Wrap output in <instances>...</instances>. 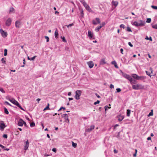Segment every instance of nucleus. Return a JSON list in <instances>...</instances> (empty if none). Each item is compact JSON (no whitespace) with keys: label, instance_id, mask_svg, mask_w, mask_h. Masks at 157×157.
I'll list each match as a JSON object with an SVG mask.
<instances>
[{"label":"nucleus","instance_id":"24","mask_svg":"<svg viewBox=\"0 0 157 157\" xmlns=\"http://www.w3.org/2000/svg\"><path fill=\"white\" fill-rule=\"evenodd\" d=\"M145 79V77L138 75L137 80H142Z\"/></svg>","mask_w":157,"mask_h":157},{"label":"nucleus","instance_id":"52","mask_svg":"<svg viewBox=\"0 0 157 157\" xmlns=\"http://www.w3.org/2000/svg\"><path fill=\"white\" fill-rule=\"evenodd\" d=\"M146 74H147V75L150 76V77H151V75H150V73L149 72L147 71H146Z\"/></svg>","mask_w":157,"mask_h":157},{"label":"nucleus","instance_id":"57","mask_svg":"<svg viewBox=\"0 0 157 157\" xmlns=\"http://www.w3.org/2000/svg\"><path fill=\"white\" fill-rule=\"evenodd\" d=\"M52 151L55 152H56V148H53L52 149Z\"/></svg>","mask_w":157,"mask_h":157},{"label":"nucleus","instance_id":"31","mask_svg":"<svg viewBox=\"0 0 157 157\" xmlns=\"http://www.w3.org/2000/svg\"><path fill=\"white\" fill-rule=\"evenodd\" d=\"M14 10V9L13 7H11L10 8L9 10V13H13Z\"/></svg>","mask_w":157,"mask_h":157},{"label":"nucleus","instance_id":"6","mask_svg":"<svg viewBox=\"0 0 157 157\" xmlns=\"http://www.w3.org/2000/svg\"><path fill=\"white\" fill-rule=\"evenodd\" d=\"M88 36L90 39H94V36H93V33L90 31H88Z\"/></svg>","mask_w":157,"mask_h":157},{"label":"nucleus","instance_id":"38","mask_svg":"<svg viewBox=\"0 0 157 157\" xmlns=\"http://www.w3.org/2000/svg\"><path fill=\"white\" fill-rule=\"evenodd\" d=\"M0 91H1L2 93H5V91L4 90L3 88L1 87L0 86Z\"/></svg>","mask_w":157,"mask_h":157},{"label":"nucleus","instance_id":"40","mask_svg":"<svg viewBox=\"0 0 157 157\" xmlns=\"http://www.w3.org/2000/svg\"><path fill=\"white\" fill-rule=\"evenodd\" d=\"M35 125V124L34 122H32L30 124V126L31 127H33Z\"/></svg>","mask_w":157,"mask_h":157},{"label":"nucleus","instance_id":"37","mask_svg":"<svg viewBox=\"0 0 157 157\" xmlns=\"http://www.w3.org/2000/svg\"><path fill=\"white\" fill-rule=\"evenodd\" d=\"M4 56H6L7 55V49H5L4 50Z\"/></svg>","mask_w":157,"mask_h":157},{"label":"nucleus","instance_id":"5","mask_svg":"<svg viewBox=\"0 0 157 157\" xmlns=\"http://www.w3.org/2000/svg\"><path fill=\"white\" fill-rule=\"evenodd\" d=\"M0 33L1 35L3 37H6L7 36V33L6 32H5L2 29H1L0 30Z\"/></svg>","mask_w":157,"mask_h":157},{"label":"nucleus","instance_id":"3","mask_svg":"<svg viewBox=\"0 0 157 157\" xmlns=\"http://www.w3.org/2000/svg\"><path fill=\"white\" fill-rule=\"evenodd\" d=\"M82 93V91L81 90H77L75 91V98L76 100H79L80 99V96Z\"/></svg>","mask_w":157,"mask_h":157},{"label":"nucleus","instance_id":"50","mask_svg":"<svg viewBox=\"0 0 157 157\" xmlns=\"http://www.w3.org/2000/svg\"><path fill=\"white\" fill-rule=\"evenodd\" d=\"M117 92H119L121 91V90L120 88H118L116 89Z\"/></svg>","mask_w":157,"mask_h":157},{"label":"nucleus","instance_id":"14","mask_svg":"<svg viewBox=\"0 0 157 157\" xmlns=\"http://www.w3.org/2000/svg\"><path fill=\"white\" fill-rule=\"evenodd\" d=\"M23 120L20 119L18 121L17 125L20 126H22L23 124Z\"/></svg>","mask_w":157,"mask_h":157},{"label":"nucleus","instance_id":"35","mask_svg":"<svg viewBox=\"0 0 157 157\" xmlns=\"http://www.w3.org/2000/svg\"><path fill=\"white\" fill-rule=\"evenodd\" d=\"M126 30L128 32H132L131 28L128 26L127 27Z\"/></svg>","mask_w":157,"mask_h":157},{"label":"nucleus","instance_id":"47","mask_svg":"<svg viewBox=\"0 0 157 157\" xmlns=\"http://www.w3.org/2000/svg\"><path fill=\"white\" fill-rule=\"evenodd\" d=\"M120 28H122L123 29H124L125 28V25L124 24H122L120 25Z\"/></svg>","mask_w":157,"mask_h":157},{"label":"nucleus","instance_id":"21","mask_svg":"<svg viewBox=\"0 0 157 157\" xmlns=\"http://www.w3.org/2000/svg\"><path fill=\"white\" fill-rule=\"evenodd\" d=\"M118 120L119 121H122L124 118V116L123 115H120L118 116Z\"/></svg>","mask_w":157,"mask_h":157},{"label":"nucleus","instance_id":"25","mask_svg":"<svg viewBox=\"0 0 157 157\" xmlns=\"http://www.w3.org/2000/svg\"><path fill=\"white\" fill-rule=\"evenodd\" d=\"M102 27V26H99L97 27L95 29V31H96V32H98L100 29H101Z\"/></svg>","mask_w":157,"mask_h":157},{"label":"nucleus","instance_id":"34","mask_svg":"<svg viewBox=\"0 0 157 157\" xmlns=\"http://www.w3.org/2000/svg\"><path fill=\"white\" fill-rule=\"evenodd\" d=\"M6 58H2L1 59L2 63H6Z\"/></svg>","mask_w":157,"mask_h":157},{"label":"nucleus","instance_id":"46","mask_svg":"<svg viewBox=\"0 0 157 157\" xmlns=\"http://www.w3.org/2000/svg\"><path fill=\"white\" fill-rule=\"evenodd\" d=\"M151 18H147V20L146 22L147 23H150L151 22Z\"/></svg>","mask_w":157,"mask_h":157},{"label":"nucleus","instance_id":"33","mask_svg":"<svg viewBox=\"0 0 157 157\" xmlns=\"http://www.w3.org/2000/svg\"><path fill=\"white\" fill-rule=\"evenodd\" d=\"M72 145L74 148H75L77 146V144L72 142Z\"/></svg>","mask_w":157,"mask_h":157},{"label":"nucleus","instance_id":"15","mask_svg":"<svg viewBox=\"0 0 157 157\" xmlns=\"http://www.w3.org/2000/svg\"><path fill=\"white\" fill-rule=\"evenodd\" d=\"M9 100L13 104H14L15 105H17V104H18L19 103L16 100H15L13 98L12 99H9Z\"/></svg>","mask_w":157,"mask_h":157},{"label":"nucleus","instance_id":"18","mask_svg":"<svg viewBox=\"0 0 157 157\" xmlns=\"http://www.w3.org/2000/svg\"><path fill=\"white\" fill-rule=\"evenodd\" d=\"M106 63L105 61V59L103 58L101 59L100 62V65H104Z\"/></svg>","mask_w":157,"mask_h":157},{"label":"nucleus","instance_id":"28","mask_svg":"<svg viewBox=\"0 0 157 157\" xmlns=\"http://www.w3.org/2000/svg\"><path fill=\"white\" fill-rule=\"evenodd\" d=\"M17 106L20 109H21L22 110H23L24 111H25V110H24V109L20 105V104H19V103H18V104H17Z\"/></svg>","mask_w":157,"mask_h":157},{"label":"nucleus","instance_id":"58","mask_svg":"<svg viewBox=\"0 0 157 157\" xmlns=\"http://www.w3.org/2000/svg\"><path fill=\"white\" fill-rule=\"evenodd\" d=\"M81 14L82 16V17H83V16L84 13H83V11L82 10L81 11Z\"/></svg>","mask_w":157,"mask_h":157},{"label":"nucleus","instance_id":"7","mask_svg":"<svg viewBox=\"0 0 157 157\" xmlns=\"http://www.w3.org/2000/svg\"><path fill=\"white\" fill-rule=\"evenodd\" d=\"M12 19L10 18H8L6 22V26H9L11 24Z\"/></svg>","mask_w":157,"mask_h":157},{"label":"nucleus","instance_id":"42","mask_svg":"<svg viewBox=\"0 0 157 157\" xmlns=\"http://www.w3.org/2000/svg\"><path fill=\"white\" fill-rule=\"evenodd\" d=\"M74 25V24L73 23H71V24H69V25H66V26H67V27L68 28L70 27H71V26H73Z\"/></svg>","mask_w":157,"mask_h":157},{"label":"nucleus","instance_id":"8","mask_svg":"<svg viewBox=\"0 0 157 157\" xmlns=\"http://www.w3.org/2000/svg\"><path fill=\"white\" fill-rule=\"evenodd\" d=\"M122 75L125 78L127 79L128 80H129V79H131V76L128 75L126 73H124L122 72Z\"/></svg>","mask_w":157,"mask_h":157},{"label":"nucleus","instance_id":"55","mask_svg":"<svg viewBox=\"0 0 157 157\" xmlns=\"http://www.w3.org/2000/svg\"><path fill=\"white\" fill-rule=\"evenodd\" d=\"M63 109L64 110H65V107H61L58 110V111H60L61 109Z\"/></svg>","mask_w":157,"mask_h":157},{"label":"nucleus","instance_id":"20","mask_svg":"<svg viewBox=\"0 0 157 157\" xmlns=\"http://www.w3.org/2000/svg\"><path fill=\"white\" fill-rule=\"evenodd\" d=\"M118 3V2L117 1H113L112 2V5L114 6L115 7H116L117 6Z\"/></svg>","mask_w":157,"mask_h":157},{"label":"nucleus","instance_id":"10","mask_svg":"<svg viewBox=\"0 0 157 157\" xmlns=\"http://www.w3.org/2000/svg\"><path fill=\"white\" fill-rule=\"evenodd\" d=\"M84 7L89 12H91L92 10L90 8L89 6L86 3L83 5Z\"/></svg>","mask_w":157,"mask_h":157},{"label":"nucleus","instance_id":"62","mask_svg":"<svg viewBox=\"0 0 157 157\" xmlns=\"http://www.w3.org/2000/svg\"><path fill=\"white\" fill-rule=\"evenodd\" d=\"M123 49L122 48H121L120 49V52H121L122 54H123Z\"/></svg>","mask_w":157,"mask_h":157},{"label":"nucleus","instance_id":"36","mask_svg":"<svg viewBox=\"0 0 157 157\" xmlns=\"http://www.w3.org/2000/svg\"><path fill=\"white\" fill-rule=\"evenodd\" d=\"M79 0L80 1V2L83 4V5L86 3V2H85L84 0Z\"/></svg>","mask_w":157,"mask_h":157},{"label":"nucleus","instance_id":"30","mask_svg":"<svg viewBox=\"0 0 157 157\" xmlns=\"http://www.w3.org/2000/svg\"><path fill=\"white\" fill-rule=\"evenodd\" d=\"M4 109L5 113L6 114H8L9 113V112L8 111L7 109L6 108L4 107Z\"/></svg>","mask_w":157,"mask_h":157},{"label":"nucleus","instance_id":"51","mask_svg":"<svg viewBox=\"0 0 157 157\" xmlns=\"http://www.w3.org/2000/svg\"><path fill=\"white\" fill-rule=\"evenodd\" d=\"M152 27L154 28H155V29H157V25H152Z\"/></svg>","mask_w":157,"mask_h":157},{"label":"nucleus","instance_id":"22","mask_svg":"<svg viewBox=\"0 0 157 157\" xmlns=\"http://www.w3.org/2000/svg\"><path fill=\"white\" fill-rule=\"evenodd\" d=\"M111 64H112L114 65V67L116 68H118V66L117 65V63H116V62L114 60L113 61H112L111 62Z\"/></svg>","mask_w":157,"mask_h":157},{"label":"nucleus","instance_id":"64","mask_svg":"<svg viewBox=\"0 0 157 157\" xmlns=\"http://www.w3.org/2000/svg\"><path fill=\"white\" fill-rule=\"evenodd\" d=\"M96 94V96H97V97L98 98H100V96L99 95H98L97 94Z\"/></svg>","mask_w":157,"mask_h":157},{"label":"nucleus","instance_id":"45","mask_svg":"<svg viewBox=\"0 0 157 157\" xmlns=\"http://www.w3.org/2000/svg\"><path fill=\"white\" fill-rule=\"evenodd\" d=\"M151 7L152 8L154 9L157 10V6H151Z\"/></svg>","mask_w":157,"mask_h":157},{"label":"nucleus","instance_id":"29","mask_svg":"<svg viewBox=\"0 0 157 157\" xmlns=\"http://www.w3.org/2000/svg\"><path fill=\"white\" fill-rule=\"evenodd\" d=\"M17 106L20 109H21L22 110H23L24 111H25V110H24V109L20 105V104H19V103H18V104H17Z\"/></svg>","mask_w":157,"mask_h":157},{"label":"nucleus","instance_id":"13","mask_svg":"<svg viewBox=\"0 0 157 157\" xmlns=\"http://www.w3.org/2000/svg\"><path fill=\"white\" fill-rule=\"evenodd\" d=\"M87 64L90 68H92L94 65V63L92 61H90L89 62H87Z\"/></svg>","mask_w":157,"mask_h":157},{"label":"nucleus","instance_id":"39","mask_svg":"<svg viewBox=\"0 0 157 157\" xmlns=\"http://www.w3.org/2000/svg\"><path fill=\"white\" fill-rule=\"evenodd\" d=\"M145 39L147 40H150L151 41L152 40V38L151 37H150L149 38L147 36H146V37L145 38Z\"/></svg>","mask_w":157,"mask_h":157},{"label":"nucleus","instance_id":"54","mask_svg":"<svg viewBox=\"0 0 157 157\" xmlns=\"http://www.w3.org/2000/svg\"><path fill=\"white\" fill-rule=\"evenodd\" d=\"M128 44L129 46H130L131 47H133V45L132 44V43L130 42H129L128 43Z\"/></svg>","mask_w":157,"mask_h":157},{"label":"nucleus","instance_id":"49","mask_svg":"<svg viewBox=\"0 0 157 157\" xmlns=\"http://www.w3.org/2000/svg\"><path fill=\"white\" fill-rule=\"evenodd\" d=\"M100 102V101L99 100H98L97 101L95 102L94 103V105H97L98 104H99Z\"/></svg>","mask_w":157,"mask_h":157},{"label":"nucleus","instance_id":"53","mask_svg":"<svg viewBox=\"0 0 157 157\" xmlns=\"http://www.w3.org/2000/svg\"><path fill=\"white\" fill-rule=\"evenodd\" d=\"M3 137H4L5 138H7V136L6 134H4L3 135Z\"/></svg>","mask_w":157,"mask_h":157},{"label":"nucleus","instance_id":"43","mask_svg":"<svg viewBox=\"0 0 157 157\" xmlns=\"http://www.w3.org/2000/svg\"><path fill=\"white\" fill-rule=\"evenodd\" d=\"M110 107H109L108 105H106L105 107V111H106L108 109H110Z\"/></svg>","mask_w":157,"mask_h":157},{"label":"nucleus","instance_id":"61","mask_svg":"<svg viewBox=\"0 0 157 157\" xmlns=\"http://www.w3.org/2000/svg\"><path fill=\"white\" fill-rule=\"evenodd\" d=\"M49 107H48V106H47L44 109V110H46L47 109H49Z\"/></svg>","mask_w":157,"mask_h":157},{"label":"nucleus","instance_id":"32","mask_svg":"<svg viewBox=\"0 0 157 157\" xmlns=\"http://www.w3.org/2000/svg\"><path fill=\"white\" fill-rule=\"evenodd\" d=\"M61 38L62 39V41L64 42H66L67 40L64 36H61Z\"/></svg>","mask_w":157,"mask_h":157},{"label":"nucleus","instance_id":"41","mask_svg":"<svg viewBox=\"0 0 157 157\" xmlns=\"http://www.w3.org/2000/svg\"><path fill=\"white\" fill-rule=\"evenodd\" d=\"M153 115V110H151V112L149 113V114L148 115V116H152Z\"/></svg>","mask_w":157,"mask_h":157},{"label":"nucleus","instance_id":"48","mask_svg":"<svg viewBox=\"0 0 157 157\" xmlns=\"http://www.w3.org/2000/svg\"><path fill=\"white\" fill-rule=\"evenodd\" d=\"M45 38L46 40V41L47 42H48L49 41V37L47 36H45Z\"/></svg>","mask_w":157,"mask_h":157},{"label":"nucleus","instance_id":"11","mask_svg":"<svg viewBox=\"0 0 157 157\" xmlns=\"http://www.w3.org/2000/svg\"><path fill=\"white\" fill-rule=\"evenodd\" d=\"M25 146L24 147V149L25 150H26L29 146V143L28 141V140L27 141H25Z\"/></svg>","mask_w":157,"mask_h":157},{"label":"nucleus","instance_id":"16","mask_svg":"<svg viewBox=\"0 0 157 157\" xmlns=\"http://www.w3.org/2000/svg\"><path fill=\"white\" fill-rule=\"evenodd\" d=\"M129 81H130L131 84H136L137 83V82L135 79H133L131 77V79H129Z\"/></svg>","mask_w":157,"mask_h":157},{"label":"nucleus","instance_id":"1","mask_svg":"<svg viewBox=\"0 0 157 157\" xmlns=\"http://www.w3.org/2000/svg\"><path fill=\"white\" fill-rule=\"evenodd\" d=\"M139 22H138L136 21H135L132 22V25L136 27L144 26V23L142 20H140L139 21Z\"/></svg>","mask_w":157,"mask_h":157},{"label":"nucleus","instance_id":"60","mask_svg":"<svg viewBox=\"0 0 157 157\" xmlns=\"http://www.w3.org/2000/svg\"><path fill=\"white\" fill-rule=\"evenodd\" d=\"M114 87V86L112 84H111L110 85V88L112 89V88H113Z\"/></svg>","mask_w":157,"mask_h":157},{"label":"nucleus","instance_id":"23","mask_svg":"<svg viewBox=\"0 0 157 157\" xmlns=\"http://www.w3.org/2000/svg\"><path fill=\"white\" fill-rule=\"evenodd\" d=\"M132 77L133 78H134V79H138V75L135 74H133L132 75Z\"/></svg>","mask_w":157,"mask_h":157},{"label":"nucleus","instance_id":"4","mask_svg":"<svg viewBox=\"0 0 157 157\" xmlns=\"http://www.w3.org/2000/svg\"><path fill=\"white\" fill-rule=\"evenodd\" d=\"M62 117H63L65 120V122L69 124L70 123L69 120L68 119V116L67 114H63L62 115Z\"/></svg>","mask_w":157,"mask_h":157},{"label":"nucleus","instance_id":"17","mask_svg":"<svg viewBox=\"0 0 157 157\" xmlns=\"http://www.w3.org/2000/svg\"><path fill=\"white\" fill-rule=\"evenodd\" d=\"M94 125H91L90 128H88L86 130V131L87 132H90L92 131L94 129Z\"/></svg>","mask_w":157,"mask_h":157},{"label":"nucleus","instance_id":"56","mask_svg":"<svg viewBox=\"0 0 157 157\" xmlns=\"http://www.w3.org/2000/svg\"><path fill=\"white\" fill-rule=\"evenodd\" d=\"M5 104H7V105H10V106H11V104H10V103H9L8 102H7V101H5Z\"/></svg>","mask_w":157,"mask_h":157},{"label":"nucleus","instance_id":"9","mask_svg":"<svg viewBox=\"0 0 157 157\" xmlns=\"http://www.w3.org/2000/svg\"><path fill=\"white\" fill-rule=\"evenodd\" d=\"M96 21H97L96 22L95 20H93L92 21V23L94 25H96L98 24H99L100 23V20L98 18H96L95 19Z\"/></svg>","mask_w":157,"mask_h":157},{"label":"nucleus","instance_id":"19","mask_svg":"<svg viewBox=\"0 0 157 157\" xmlns=\"http://www.w3.org/2000/svg\"><path fill=\"white\" fill-rule=\"evenodd\" d=\"M6 127L5 124L3 122L2 123H1L0 125V129L1 130H3Z\"/></svg>","mask_w":157,"mask_h":157},{"label":"nucleus","instance_id":"27","mask_svg":"<svg viewBox=\"0 0 157 157\" xmlns=\"http://www.w3.org/2000/svg\"><path fill=\"white\" fill-rule=\"evenodd\" d=\"M131 110L130 109H127V116L128 117H129L130 114Z\"/></svg>","mask_w":157,"mask_h":157},{"label":"nucleus","instance_id":"59","mask_svg":"<svg viewBox=\"0 0 157 157\" xmlns=\"http://www.w3.org/2000/svg\"><path fill=\"white\" fill-rule=\"evenodd\" d=\"M120 132H118V135H117V138H118L119 139L120 137Z\"/></svg>","mask_w":157,"mask_h":157},{"label":"nucleus","instance_id":"2","mask_svg":"<svg viewBox=\"0 0 157 157\" xmlns=\"http://www.w3.org/2000/svg\"><path fill=\"white\" fill-rule=\"evenodd\" d=\"M144 88V86L141 84L132 85V88L134 90H138L139 89H143Z\"/></svg>","mask_w":157,"mask_h":157},{"label":"nucleus","instance_id":"12","mask_svg":"<svg viewBox=\"0 0 157 157\" xmlns=\"http://www.w3.org/2000/svg\"><path fill=\"white\" fill-rule=\"evenodd\" d=\"M21 22L19 21H17L15 23V25L16 27L19 28L21 25Z\"/></svg>","mask_w":157,"mask_h":157},{"label":"nucleus","instance_id":"63","mask_svg":"<svg viewBox=\"0 0 157 157\" xmlns=\"http://www.w3.org/2000/svg\"><path fill=\"white\" fill-rule=\"evenodd\" d=\"M117 151L115 149H114V152L115 153H117Z\"/></svg>","mask_w":157,"mask_h":157},{"label":"nucleus","instance_id":"26","mask_svg":"<svg viewBox=\"0 0 157 157\" xmlns=\"http://www.w3.org/2000/svg\"><path fill=\"white\" fill-rule=\"evenodd\" d=\"M54 34H55V38H57L58 37V36L59 35V34H58V30L57 29H56V30L55 31V32Z\"/></svg>","mask_w":157,"mask_h":157},{"label":"nucleus","instance_id":"44","mask_svg":"<svg viewBox=\"0 0 157 157\" xmlns=\"http://www.w3.org/2000/svg\"><path fill=\"white\" fill-rule=\"evenodd\" d=\"M36 56H34L33 57L30 58V60H34L35 58H36Z\"/></svg>","mask_w":157,"mask_h":157}]
</instances>
